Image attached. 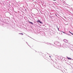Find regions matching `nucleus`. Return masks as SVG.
Masks as SVG:
<instances>
[{
    "label": "nucleus",
    "mask_w": 73,
    "mask_h": 73,
    "mask_svg": "<svg viewBox=\"0 0 73 73\" xmlns=\"http://www.w3.org/2000/svg\"><path fill=\"white\" fill-rule=\"evenodd\" d=\"M8 10L9 11V9H8Z\"/></svg>",
    "instance_id": "c756f323"
},
{
    "label": "nucleus",
    "mask_w": 73,
    "mask_h": 73,
    "mask_svg": "<svg viewBox=\"0 0 73 73\" xmlns=\"http://www.w3.org/2000/svg\"><path fill=\"white\" fill-rule=\"evenodd\" d=\"M71 60H73V59H72Z\"/></svg>",
    "instance_id": "c85d7f7f"
},
{
    "label": "nucleus",
    "mask_w": 73,
    "mask_h": 73,
    "mask_svg": "<svg viewBox=\"0 0 73 73\" xmlns=\"http://www.w3.org/2000/svg\"><path fill=\"white\" fill-rule=\"evenodd\" d=\"M47 58H45V59H46V60H47Z\"/></svg>",
    "instance_id": "b1692460"
},
{
    "label": "nucleus",
    "mask_w": 73,
    "mask_h": 73,
    "mask_svg": "<svg viewBox=\"0 0 73 73\" xmlns=\"http://www.w3.org/2000/svg\"><path fill=\"white\" fill-rule=\"evenodd\" d=\"M61 32H62L63 33H64V34H66V33L64 31H61Z\"/></svg>",
    "instance_id": "9b49d317"
},
{
    "label": "nucleus",
    "mask_w": 73,
    "mask_h": 73,
    "mask_svg": "<svg viewBox=\"0 0 73 73\" xmlns=\"http://www.w3.org/2000/svg\"><path fill=\"white\" fill-rule=\"evenodd\" d=\"M69 33H70V34H71V35H73V33L70 32V31H69Z\"/></svg>",
    "instance_id": "1a4fd4ad"
},
{
    "label": "nucleus",
    "mask_w": 73,
    "mask_h": 73,
    "mask_svg": "<svg viewBox=\"0 0 73 73\" xmlns=\"http://www.w3.org/2000/svg\"><path fill=\"white\" fill-rule=\"evenodd\" d=\"M61 58H60V59H61Z\"/></svg>",
    "instance_id": "7c9ffc66"
},
{
    "label": "nucleus",
    "mask_w": 73,
    "mask_h": 73,
    "mask_svg": "<svg viewBox=\"0 0 73 73\" xmlns=\"http://www.w3.org/2000/svg\"><path fill=\"white\" fill-rule=\"evenodd\" d=\"M71 73H73V71H72L71 72Z\"/></svg>",
    "instance_id": "aec40b11"
},
{
    "label": "nucleus",
    "mask_w": 73,
    "mask_h": 73,
    "mask_svg": "<svg viewBox=\"0 0 73 73\" xmlns=\"http://www.w3.org/2000/svg\"><path fill=\"white\" fill-rule=\"evenodd\" d=\"M72 35H73V34Z\"/></svg>",
    "instance_id": "473e14b6"
},
{
    "label": "nucleus",
    "mask_w": 73,
    "mask_h": 73,
    "mask_svg": "<svg viewBox=\"0 0 73 73\" xmlns=\"http://www.w3.org/2000/svg\"><path fill=\"white\" fill-rule=\"evenodd\" d=\"M19 35H23L24 34L23 33H19Z\"/></svg>",
    "instance_id": "9d476101"
},
{
    "label": "nucleus",
    "mask_w": 73,
    "mask_h": 73,
    "mask_svg": "<svg viewBox=\"0 0 73 73\" xmlns=\"http://www.w3.org/2000/svg\"><path fill=\"white\" fill-rule=\"evenodd\" d=\"M35 41H38V42H42L38 41H37L36 40H35Z\"/></svg>",
    "instance_id": "f3484780"
},
{
    "label": "nucleus",
    "mask_w": 73,
    "mask_h": 73,
    "mask_svg": "<svg viewBox=\"0 0 73 73\" xmlns=\"http://www.w3.org/2000/svg\"><path fill=\"white\" fill-rule=\"evenodd\" d=\"M26 42L27 44V42Z\"/></svg>",
    "instance_id": "cd10ccee"
},
{
    "label": "nucleus",
    "mask_w": 73,
    "mask_h": 73,
    "mask_svg": "<svg viewBox=\"0 0 73 73\" xmlns=\"http://www.w3.org/2000/svg\"><path fill=\"white\" fill-rule=\"evenodd\" d=\"M34 23H36H36H36V22H35V21H34Z\"/></svg>",
    "instance_id": "2eb2a0df"
},
{
    "label": "nucleus",
    "mask_w": 73,
    "mask_h": 73,
    "mask_svg": "<svg viewBox=\"0 0 73 73\" xmlns=\"http://www.w3.org/2000/svg\"><path fill=\"white\" fill-rule=\"evenodd\" d=\"M52 17H51V18H52Z\"/></svg>",
    "instance_id": "4be33fe9"
},
{
    "label": "nucleus",
    "mask_w": 73,
    "mask_h": 73,
    "mask_svg": "<svg viewBox=\"0 0 73 73\" xmlns=\"http://www.w3.org/2000/svg\"><path fill=\"white\" fill-rule=\"evenodd\" d=\"M36 22H37L38 23H40V24H43V22L41 21V20H40V19H38V20L37 21H36Z\"/></svg>",
    "instance_id": "f03ea898"
},
{
    "label": "nucleus",
    "mask_w": 73,
    "mask_h": 73,
    "mask_svg": "<svg viewBox=\"0 0 73 73\" xmlns=\"http://www.w3.org/2000/svg\"><path fill=\"white\" fill-rule=\"evenodd\" d=\"M2 25H4V24H2Z\"/></svg>",
    "instance_id": "393cba45"
},
{
    "label": "nucleus",
    "mask_w": 73,
    "mask_h": 73,
    "mask_svg": "<svg viewBox=\"0 0 73 73\" xmlns=\"http://www.w3.org/2000/svg\"><path fill=\"white\" fill-rule=\"evenodd\" d=\"M46 44L47 45H54L52 44V43H50L47 42L46 43Z\"/></svg>",
    "instance_id": "20e7f679"
},
{
    "label": "nucleus",
    "mask_w": 73,
    "mask_h": 73,
    "mask_svg": "<svg viewBox=\"0 0 73 73\" xmlns=\"http://www.w3.org/2000/svg\"><path fill=\"white\" fill-rule=\"evenodd\" d=\"M63 40H64V41L65 42H68V40L66 39H64Z\"/></svg>",
    "instance_id": "423d86ee"
},
{
    "label": "nucleus",
    "mask_w": 73,
    "mask_h": 73,
    "mask_svg": "<svg viewBox=\"0 0 73 73\" xmlns=\"http://www.w3.org/2000/svg\"><path fill=\"white\" fill-rule=\"evenodd\" d=\"M49 57H50V58H51V56H49Z\"/></svg>",
    "instance_id": "a878e982"
},
{
    "label": "nucleus",
    "mask_w": 73,
    "mask_h": 73,
    "mask_svg": "<svg viewBox=\"0 0 73 73\" xmlns=\"http://www.w3.org/2000/svg\"><path fill=\"white\" fill-rule=\"evenodd\" d=\"M7 13H9V14L11 15V13H10V12H7Z\"/></svg>",
    "instance_id": "dca6fc26"
},
{
    "label": "nucleus",
    "mask_w": 73,
    "mask_h": 73,
    "mask_svg": "<svg viewBox=\"0 0 73 73\" xmlns=\"http://www.w3.org/2000/svg\"><path fill=\"white\" fill-rule=\"evenodd\" d=\"M65 73H66V72H65Z\"/></svg>",
    "instance_id": "2f4dec72"
},
{
    "label": "nucleus",
    "mask_w": 73,
    "mask_h": 73,
    "mask_svg": "<svg viewBox=\"0 0 73 73\" xmlns=\"http://www.w3.org/2000/svg\"><path fill=\"white\" fill-rule=\"evenodd\" d=\"M6 27L7 29H9V30H10V29H11V27L10 26H6Z\"/></svg>",
    "instance_id": "7ed1b4c3"
},
{
    "label": "nucleus",
    "mask_w": 73,
    "mask_h": 73,
    "mask_svg": "<svg viewBox=\"0 0 73 73\" xmlns=\"http://www.w3.org/2000/svg\"><path fill=\"white\" fill-rule=\"evenodd\" d=\"M61 60H62V61H66V60L65 59V58H62Z\"/></svg>",
    "instance_id": "39448f33"
},
{
    "label": "nucleus",
    "mask_w": 73,
    "mask_h": 73,
    "mask_svg": "<svg viewBox=\"0 0 73 73\" xmlns=\"http://www.w3.org/2000/svg\"><path fill=\"white\" fill-rule=\"evenodd\" d=\"M25 11H27V10L26 9H25Z\"/></svg>",
    "instance_id": "bb28decb"
},
{
    "label": "nucleus",
    "mask_w": 73,
    "mask_h": 73,
    "mask_svg": "<svg viewBox=\"0 0 73 73\" xmlns=\"http://www.w3.org/2000/svg\"><path fill=\"white\" fill-rule=\"evenodd\" d=\"M66 34V35H68V34H67V33H66V34Z\"/></svg>",
    "instance_id": "5701e85b"
},
{
    "label": "nucleus",
    "mask_w": 73,
    "mask_h": 73,
    "mask_svg": "<svg viewBox=\"0 0 73 73\" xmlns=\"http://www.w3.org/2000/svg\"><path fill=\"white\" fill-rule=\"evenodd\" d=\"M54 44L57 45H58V46H60V42H58L57 41H55L54 42Z\"/></svg>",
    "instance_id": "f257e3e1"
},
{
    "label": "nucleus",
    "mask_w": 73,
    "mask_h": 73,
    "mask_svg": "<svg viewBox=\"0 0 73 73\" xmlns=\"http://www.w3.org/2000/svg\"><path fill=\"white\" fill-rule=\"evenodd\" d=\"M30 37V38H32V39H33V40H35L34 39H33V38H32L31 37Z\"/></svg>",
    "instance_id": "ddd939ff"
},
{
    "label": "nucleus",
    "mask_w": 73,
    "mask_h": 73,
    "mask_svg": "<svg viewBox=\"0 0 73 73\" xmlns=\"http://www.w3.org/2000/svg\"><path fill=\"white\" fill-rule=\"evenodd\" d=\"M27 44L29 46H30V48H31V47L29 45V44Z\"/></svg>",
    "instance_id": "6ab92c4d"
},
{
    "label": "nucleus",
    "mask_w": 73,
    "mask_h": 73,
    "mask_svg": "<svg viewBox=\"0 0 73 73\" xmlns=\"http://www.w3.org/2000/svg\"><path fill=\"white\" fill-rule=\"evenodd\" d=\"M57 28H58V31H60V30H59V28L57 27Z\"/></svg>",
    "instance_id": "4468645a"
},
{
    "label": "nucleus",
    "mask_w": 73,
    "mask_h": 73,
    "mask_svg": "<svg viewBox=\"0 0 73 73\" xmlns=\"http://www.w3.org/2000/svg\"><path fill=\"white\" fill-rule=\"evenodd\" d=\"M67 58L68 59V60H72V58H70L69 57H68V56L67 57Z\"/></svg>",
    "instance_id": "0eeeda50"
},
{
    "label": "nucleus",
    "mask_w": 73,
    "mask_h": 73,
    "mask_svg": "<svg viewBox=\"0 0 73 73\" xmlns=\"http://www.w3.org/2000/svg\"><path fill=\"white\" fill-rule=\"evenodd\" d=\"M55 15L56 16H57V14H55Z\"/></svg>",
    "instance_id": "a211bd4d"
},
{
    "label": "nucleus",
    "mask_w": 73,
    "mask_h": 73,
    "mask_svg": "<svg viewBox=\"0 0 73 73\" xmlns=\"http://www.w3.org/2000/svg\"><path fill=\"white\" fill-rule=\"evenodd\" d=\"M68 36H72L70 34H68Z\"/></svg>",
    "instance_id": "f8f14e48"
},
{
    "label": "nucleus",
    "mask_w": 73,
    "mask_h": 73,
    "mask_svg": "<svg viewBox=\"0 0 73 73\" xmlns=\"http://www.w3.org/2000/svg\"><path fill=\"white\" fill-rule=\"evenodd\" d=\"M53 0V1H56V0Z\"/></svg>",
    "instance_id": "412c9836"
},
{
    "label": "nucleus",
    "mask_w": 73,
    "mask_h": 73,
    "mask_svg": "<svg viewBox=\"0 0 73 73\" xmlns=\"http://www.w3.org/2000/svg\"><path fill=\"white\" fill-rule=\"evenodd\" d=\"M29 23H30L31 24V25H33V23L32 22H31L30 21H29Z\"/></svg>",
    "instance_id": "6e6552de"
}]
</instances>
